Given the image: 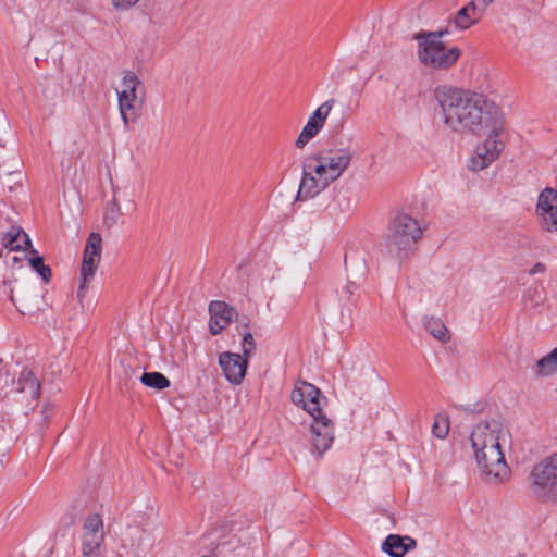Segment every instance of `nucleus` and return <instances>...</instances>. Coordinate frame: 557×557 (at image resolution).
I'll return each instance as SVG.
<instances>
[{
  "instance_id": "obj_34",
  "label": "nucleus",
  "mask_w": 557,
  "mask_h": 557,
  "mask_svg": "<svg viewBox=\"0 0 557 557\" xmlns=\"http://www.w3.org/2000/svg\"><path fill=\"white\" fill-rule=\"evenodd\" d=\"M511 557H527V555L523 553H517L516 555H513Z\"/></svg>"
},
{
  "instance_id": "obj_31",
  "label": "nucleus",
  "mask_w": 557,
  "mask_h": 557,
  "mask_svg": "<svg viewBox=\"0 0 557 557\" xmlns=\"http://www.w3.org/2000/svg\"><path fill=\"white\" fill-rule=\"evenodd\" d=\"M139 0H112L115 9L125 10L135 5Z\"/></svg>"
},
{
  "instance_id": "obj_27",
  "label": "nucleus",
  "mask_w": 557,
  "mask_h": 557,
  "mask_svg": "<svg viewBox=\"0 0 557 557\" xmlns=\"http://www.w3.org/2000/svg\"><path fill=\"white\" fill-rule=\"evenodd\" d=\"M18 311L23 314L29 313L35 308V298L27 295L11 296Z\"/></svg>"
},
{
  "instance_id": "obj_2",
  "label": "nucleus",
  "mask_w": 557,
  "mask_h": 557,
  "mask_svg": "<svg viewBox=\"0 0 557 557\" xmlns=\"http://www.w3.org/2000/svg\"><path fill=\"white\" fill-rule=\"evenodd\" d=\"M470 442L484 480L492 484L508 480L510 469L504 455V447L511 442L508 426L497 420L480 422L472 429Z\"/></svg>"
},
{
  "instance_id": "obj_26",
  "label": "nucleus",
  "mask_w": 557,
  "mask_h": 557,
  "mask_svg": "<svg viewBox=\"0 0 557 557\" xmlns=\"http://www.w3.org/2000/svg\"><path fill=\"white\" fill-rule=\"evenodd\" d=\"M36 253H37L36 250L32 251L33 256L29 257V264L47 283L50 281V277H51V269L48 265H45L44 259Z\"/></svg>"
},
{
  "instance_id": "obj_19",
  "label": "nucleus",
  "mask_w": 557,
  "mask_h": 557,
  "mask_svg": "<svg viewBox=\"0 0 557 557\" xmlns=\"http://www.w3.org/2000/svg\"><path fill=\"white\" fill-rule=\"evenodd\" d=\"M483 12L484 9H479L476 1L471 0L448 20V25L446 27L449 28L450 26H454L458 30H467L482 18Z\"/></svg>"
},
{
  "instance_id": "obj_13",
  "label": "nucleus",
  "mask_w": 557,
  "mask_h": 557,
  "mask_svg": "<svg viewBox=\"0 0 557 557\" xmlns=\"http://www.w3.org/2000/svg\"><path fill=\"white\" fill-rule=\"evenodd\" d=\"M535 214L545 231L557 233V190L547 187L540 193Z\"/></svg>"
},
{
  "instance_id": "obj_16",
  "label": "nucleus",
  "mask_w": 557,
  "mask_h": 557,
  "mask_svg": "<svg viewBox=\"0 0 557 557\" xmlns=\"http://www.w3.org/2000/svg\"><path fill=\"white\" fill-rule=\"evenodd\" d=\"M122 546L129 557H139L152 547L151 536L139 527L127 528L122 536Z\"/></svg>"
},
{
  "instance_id": "obj_30",
  "label": "nucleus",
  "mask_w": 557,
  "mask_h": 557,
  "mask_svg": "<svg viewBox=\"0 0 557 557\" xmlns=\"http://www.w3.org/2000/svg\"><path fill=\"white\" fill-rule=\"evenodd\" d=\"M119 215V207L115 202H113L112 206L108 208L107 214L104 216V224L107 226L114 225L116 223Z\"/></svg>"
},
{
  "instance_id": "obj_10",
  "label": "nucleus",
  "mask_w": 557,
  "mask_h": 557,
  "mask_svg": "<svg viewBox=\"0 0 557 557\" xmlns=\"http://www.w3.org/2000/svg\"><path fill=\"white\" fill-rule=\"evenodd\" d=\"M290 400L295 406L306 411L309 418L326 412V398L318 387L306 381L296 382L290 393Z\"/></svg>"
},
{
  "instance_id": "obj_29",
  "label": "nucleus",
  "mask_w": 557,
  "mask_h": 557,
  "mask_svg": "<svg viewBox=\"0 0 557 557\" xmlns=\"http://www.w3.org/2000/svg\"><path fill=\"white\" fill-rule=\"evenodd\" d=\"M243 357L249 360L256 349V343L250 332H247L243 336L242 342Z\"/></svg>"
},
{
  "instance_id": "obj_23",
  "label": "nucleus",
  "mask_w": 557,
  "mask_h": 557,
  "mask_svg": "<svg viewBox=\"0 0 557 557\" xmlns=\"http://www.w3.org/2000/svg\"><path fill=\"white\" fill-rule=\"evenodd\" d=\"M557 373V347L535 363V374L548 377Z\"/></svg>"
},
{
  "instance_id": "obj_12",
  "label": "nucleus",
  "mask_w": 557,
  "mask_h": 557,
  "mask_svg": "<svg viewBox=\"0 0 557 557\" xmlns=\"http://www.w3.org/2000/svg\"><path fill=\"white\" fill-rule=\"evenodd\" d=\"M334 104L335 100L329 99L313 111L295 140L296 148L304 149L308 143L320 133L324 127Z\"/></svg>"
},
{
  "instance_id": "obj_20",
  "label": "nucleus",
  "mask_w": 557,
  "mask_h": 557,
  "mask_svg": "<svg viewBox=\"0 0 557 557\" xmlns=\"http://www.w3.org/2000/svg\"><path fill=\"white\" fill-rule=\"evenodd\" d=\"M17 391L24 395V400L30 405L35 403L40 395V384L37 377L29 371L24 369L18 376Z\"/></svg>"
},
{
  "instance_id": "obj_7",
  "label": "nucleus",
  "mask_w": 557,
  "mask_h": 557,
  "mask_svg": "<svg viewBox=\"0 0 557 557\" xmlns=\"http://www.w3.org/2000/svg\"><path fill=\"white\" fill-rule=\"evenodd\" d=\"M337 177L315 154L308 157L302 166V177L298 190L299 199H309L324 190Z\"/></svg>"
},
{
  "instance_id": "obj_33",
  "label": "nucleus",
  "mask_w": 557,
  "mask_h": 557,
  "mask_svg": "<svg viewBox=\"0 0 557 557\" xmlns=\"http://www.w3.org/2000/svg\"><path fill=\"white\" fill-rule=\"evenodd\" d=\"M476 3H482L484 8L488 7L490 4H492L495 0H475Z\"/></svg>"
},
{
  "instance_id": "obj_22",
  "label": "nucleus",
  "mask_w": 557,
  "mask_h": 557,
  "mask_svg": "<svg viewBox=\"0 0 557 557\" xmlns=\"http://www.w3.org/2000/svg\"><path fill=\"white\" fill-rule=\"evenodd\" d=\"M2 244L12 251H25L32 245L28 235L20 226H12L10 231L4 234Z\"/></svg>"
},
{
  "instance_id": "obj_5",
  "label": "nucleus",
  "mask_w": 557,
  "mask_h": 557,
  "mask_svg": "<svg viewBox=\"0 0 557 557\" xmlns=\"http://www.w3.org/2000/svg\"><path fill=\"white\" fill-rule=\"evenodd\" d=\"M506 119L484 128L481 135L485 139L478 144L469 160V169L473 172L482 171L495 162L505 148Z\"/></svg>"
},
{
  "instance_id": "obj_17",
  "label": "nucleus",
  "mask_w": 557,
  "mask_h": 557,
  "mask_svg": "<svg viewBox=\"0 0 557 557\" xmlns=\"http://www.w3.org/2000/svg\"><path fill=\"white\" fill-rule=\"evenodd\" d=\"M83 552H99L103 540V523L99 515H90L83 527Z\"/></svg>"
},
{
  "instance_id": "obj_3",
  "label": "nucleus",
  "mask_w": 557,
  "mask_h": 557,
  "mask_svg": "<svg viewBox=\"0 0 557 557\" xmlns=\"http://www.w3.org/2000/svg\"><path fill=\"white\" fill-rule=\"evenodd\" d=\"M450 34V29L436 32H419L413 35L417 40V57L419 62L433 71H446L451 69L461 55V50L456 46H448L443 37Z\"/></svg>"
},
{
  "instance_id": "obj_11",
  "label": "nucleus",
  "mask_w": 557,
  "mask_h": 557,
  "mask_svg": "<svg viewBox=\"0 0 557 557\" xmlns=\"http://www.w3.org/2000/svg\"><path fill=\"white\" fill-rule=\"evenodd\" d=\"M102 251V238L99 233H91L86 242L83 261L81 265V284L77 290V297L83 299L86 285L94 278L99 267Z\"/></svg>"
},
{
  "instance_id": "obj_6",
  "label": "nucleus",
  "mask_w": 557,
  "mask_h": 557,
  "mask_svg": "<svg viewBox=\"0 0 557 557\" xmlns=\"http://www.w3.org/2000/svg\"><path fill=\"white\" fill-rule=\"evenodd\" d=\"M529 492L542 502L557 498V453H553L531 469L529 474Z\"/></svg>"
},
{
  "instance_id": "obj_1",
  "label": "nucleus",
  "mask_w": 557,
  "mask_h": 557,
  "mask_svg": "<svg viewBox=\"0 0 557 557\" xmlns=\"http://www.w3.org/2000/svg\"><path fill=\"white\" fill-rule=\"evenodd\" d=\"M444 126L454 133L481 135L484 128L505 117L503 110L485 96L456 87L434 90Z\"/></svg>"
},
{
  "instance_id": "obj_15",
  "label": "nucleus",
  "mask_w": 557,
  "mask_h": 557,
  "mask_svg": "<svg viewBox=\"0 0 557 557\" xmlns=\"http://www.w3.org/2000/svg\"><path fill=\"white\" fill-rule=\"evenodd\" d=\"M219 364L225 379L233 385H239L246 375L248 359L239 354L225 351L220 354Z\"/></svg>"
},
{
  "instance_id": "obj_28",
  "label": "nucleus",
  "mask_w": 557,
  "mask_h": 557,
  "mask_svg": "<svg viewBox=\"0 0 557 557\" xmlns=\"http://www.w3.org/2000/svg\"><path fill=\"white\" fill-rule=\"evenodd\" d=\"M449 432V421L446 417L438 416L435 418V421L432 426V433L437 438H445Z\"/></svg>"
},
{
  "instance_id": "obj_9",
  "label": "nucleus",
  "mask_w": 557,
  "mask_h": 557,
  "mask_svg": "<svg viewBox=\"0 0 557 557\" xmlns=\"http://www.w3.org/2000/svg\"><path fill=\"white\" fill-rule=\"evenodd\" d=\"M307 424L311 451L322 457L334 442L335 424L326 412L310 418Z\"/></svg>"
},
{
  "instance_id": "obj_14",
  "label": "nucleus",
  "mask_w": 557,
  "mask_h": 557,
  "mask_svg": "<svg viewBox=\"0 0 557 557\" xmlns=\"http://www.w3.org/2000/svg\"><path fill=\"white\" fill-rule=\"evenodd\" d=\"M209 331L212 335L220 334L238 318V312L234 307L220 300H212L209 304Z\"/></svg>"
},
{
  "instance_id": "obj_32",
  "label": "nucleus",
  "mask_w": 557,
  "mask_h": 557,
  "mask_svg": "<svg viewBox=\"0 0 557 557\" xmlns=\"http://www.w3.org/2000/svg\"><path fill=\"white\" fill-rule=\"evenodd\" d=\"M83 557H99V552H83Z\"/></svg>"
},
{
  "instance_id": "obj_21",
  "label": "nucleus",
  "mask_w": 557,
  "mask_h": 557,
  "mask_svg": "<svg viewBox=\"0 0 557 557\" xmlns=\"http://www.w3.org/2000/svg\"><path fill=\"white\" fill-rule=\"evenodd\" d=\"M414 545V540L409 536L391 534L383 542L382 550L392 557H403Z\"/></svg>"
},
{
  "instance_id": "obj_25",
  "label": "nucleus",
  "mask_w": 557,
  "mask_h": 557,
  "mask_svg": "<svg viewBox=\"0 0 557 557\" xmlns=\"http://www.w3.org/2000/svg\"><path fill=\"white\" fill-rule=\"evenodd\" d=\"M140 382L148 387L159 391L170 386L169 379L160 372H145L140 377Z\"/></svg>"
},
{
  "instance_id": "obj_18",
  "label": "nucleus",
  "mask_w": 557,
  "mask_h": 557,
  "mask_svg": "<svg viewBox=\"0 0 557 557\" xmlns=\"http://www.w3.org/2000/svg\"><path fill=\"white\" fill-rule=\"evenodd\" d=\"M317 156L337 178L349 168L352 160V152L347 148L329 149Z\"/></svg>"
},
{
  "instance_id": "obj_24",
  "label": "nucleus",
  "mask_w": 557,
  "mask_h": 557,
  "mask_svg": "<svg viewBox=\"0 0 557 557\" xmlns=\"http://www.w3.org/2000/svg\"><path fill=\"white\" fill-rule=\"evenodd\" d=\"M425 330L437 341L447 343L450 338L449 332L441 319L428 317L424 319Z\"/></svg>"
},
{
  "instance_id": "obj_8",
  "label": "nucleus",
  "mask_w": 557,
  "mask_h": 557,
  "mask_svg": "<svg viewBox=\"0 0 557 557\" xmlns=\"http://www.w3.org/2000/svg\"><path fill=\"white\" fill-rule=\"evenodd\" d=\"M422 230L418 221L407 213H398L391 221L386 234V246L391 252L409 248L421 236Z\"/></svg>"
},
{
  "instance_id": "obj_4",
  "label": "nucleus",
  "mask_w": 557,
  "mask_h": 557,
  "mask_svg": "<svg viewBox=\"0 0 557 557\" xmlns=\"http://www.w3.org/2000/svg\"><path fill=\"white\" fill-rule=\"evenodd\" d=\"M119 111L125 126L135 121L145 103V86L138 75L132 71L123 73L119 86L115 88Z\"/></svg>"
}]
</instances>
